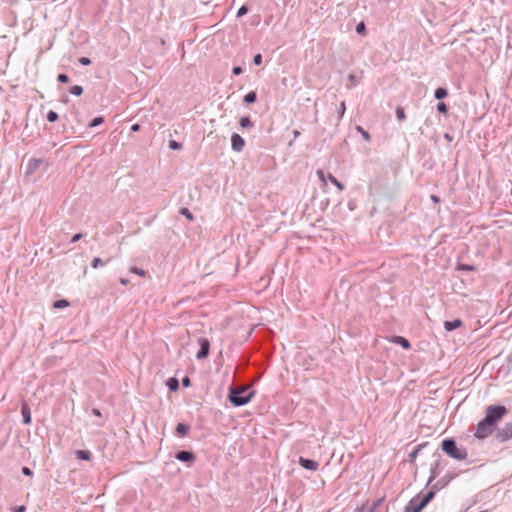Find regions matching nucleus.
<instances>
[{
  "label": "nucleus",
  "instance_id": "obj_1",
  "mask_svg": "<svg viewBox=\"0 0 512 512\" xmlns=\"http://www.w3.org/2000/svg\"><path fill=\"white\" fill-rule=\"evenodd\" d=\"M254 394L247 387H230L228 399L235 407H240L250 402Z\"/></svg>",
  "mask_w": 512,
  "mask_h": 512
},
{
  "label": "nucleus",
  "instance_id": "obj_2",
  "mask_svg": "<svg viewBox=\"0 0 512 512\" xmlns=\"http://www.w3.org/2000/svg\"><path fill=\"white\" fill-rule=\"evenodd\" d=\"M434 497V491H428L423 496L418 494L408 502L405 509L408 512H421Z\"/></svg>",
  "mask_w": 512,
  "mask_h": 512
},
{
  "label": "nucleus",
  "instance_id": "obj_3",
  "mask_svg": "<svg viewBox=\"0 0 512 512\" xmlns=\"http://www.w3.org/2000/svg\"><path fill=\"white\" fill-rule=\"evenodd\" d=\"M442 451L448 456L456 460H465L467 458V452L464 449H459L454 439H444L441 444Z\"/></svg>",
  "mask_w": 512,
  "mask_h": 512
},
{
  "label": "nucleus",
  "instance_id": "obj_4",
  "mask_svg": "<svg viewBox=\"0 0 512 512\" xmlns=\"http://www.w3.org/2000/svg\"><path fill=\"white\" fill-rule=\"evenodd\" d=\"M507 413L508 410L503 405H490L486 408L485 417L483 419H485L487 423H490L494 427V425L500 421Z\"/></svg>",
  "mask_w": 512,
  "mask_h": 512
},
{
  "label": "nucleus",
  "instance_id": "obj_5",
  "mask_svg": "<svg viewBox=\"0 0 512 512\" xmlns=\"http://www.w3.org/2000/svg\"><path fill=\"white\" fill-rule=\"evenodd\" d=\"M493 433V426L482 419L476 426L475 437L478 439H485Z\"/></svg>",
  "mask_w": 512,
  "mask_h": 512
},
{
  "label": "nucleus",
  "instance_id": "obj_6",
  "mask_svg": "<svg viewBox=\"0 0 512 512\" xmlns=\"http://www.w3.org/2000/svg\"><path fill=\"white\" fill-rule=\"evenodd\" d=\"M495 437L500 443L509 441L512 438V421L498 429Z\"/></svg>",
  "mask_w": 512,
  "mask_h": 512
},
{
  "label": "nucleus",
  "instance_id": "obj_7",
  "mask_svg": "<svg viewBox=\"0 0 512 512\" xmlns=\"http://www.w3.org/2000/svg\"><path fill=\"white\" fill-rule=\"evenodd\" d=\"M198 343L200 345V349L199 351L197 352L196 354V359L197 360H202L204 358H206L209 354V350H210V341L207 339V338H199L198 339Z\"/></svg>",
  "mask_w": 512,
  "mask_h": 512
},
{
  "label": "nucleus",
  "instance_id": "obj_8",
  "mask_svg": "<svg viewBox=\"0 0 512 512\" xmlns=\"http://www.w3.org/2000/svg\"><path fill=\"white\" fill-rule=\"evenodd\" d=\"M453 478L454 476L451 473L445 474L442 478H440L438 481L431 485V489L429 491H434L435 495L437 491L446 487L452 481Z\"/></svg>",
  "mask_w": 512,
  "mask_h": 512
},
{
  "label": "nucleus",
  "instance_id": "obj_9",
  "mask_svg": "<svg viewBox=\"0 0 512 512\" xmlns=\"http://www.w3.org/2000/svg\"><path fill=\"white\" fill-rule=\"evenodd\" d=\"M245 146V141L242 136L237 133H233L231 136V147L235 152H241Z\"/></svg>",
  "mask_w": 512,
  "mask_h": 512
},
{
  "label": "nucleus",
  "instance_id": "obj_10",
  "mask_svg": "<svg viewBox=\"0 0 512 512\" xmlns=\"http://www.w3.org/2000/svg\"><path fill=\"white\" fill-rule=\"evenodd\" d=\"M299 465L302 468L310 471H316L319 468V463L317 461L304 457L299 458Z\"/></svg>",
  "mask_w": 512,
  "mask_h": 512
},
{
  "label": "nucleus",
  "instance_id": "obj_11",
  "mask_svg": "<svg viewBox=\"0 0 512 512\" xmlns=\"http://www.w3.org/2000/svg\"><path fill=\"white\" fill-rule=\"evenodd\" d=\"M175 458L181 462L192 463L195 460V454L191 451L181 450L175 454Z\"/></svg>",
  "mask_w": 512,
  "mask_h": 512
},
{
  "label": "nucleus",
  "instance_id": "obj_12",
  "mask_svg": "<svg viewBox=\"0 0 512 512\" xmlns=\"http://www.w3.org/2000/svg\"><path fill=\"white\" fill-rule=\"evenodd\" d=\"M43 160L40 158H32L27 163L26 174H33L42 164Z\"/></svg>",
  "mask_w": 512,
  "mask_h": 512
},
{
  "label": "nucleus",
  "instance_id": "obj_13",
  "mask_svg": "<svg viewBox=\"0 0 512 512\" xmlns=\"http://www.w3.org/2000/svg\"><path fill=\"white\" fill-rule=\"evenodd\" d=\"M21 415L23 417V424L29 425L31 423V410L27 403L21 405Z\"/></svg>",
  "mask_w": 512,
  "mask_h": 512
},
{
  "label": "nucleus",
  "instance_id": "obj_14",
  "mask_svg": "<svg viewBox=\"0 0 512 512\" xmlns=\"http://www.w3.org/2000/svg\"><path fill=\"white\" fill-rule=\"evenodd\" d=\"M440 473V463L436 461L431 469H430V477L428 479L427 485H431V483L434 481V479L439 475Z\"/></svg>",
  "mask_w": 512,
  "mask_h": 512
},
{
  "label": "nucleus",
  "instance_id": "obj_15",
  "mask_svg": "<svg viewBox=\"0 0 512 512\" xmlns=\"http://www.w3.org/2000/svg\"><path fill=\"white\" fill-rule=\"evenodd\" d=\"M462 325V321L460 319H454L452 321H445L444 322V328L446 331L450 332L457 328H459Z\"/></svg>",
  "mask_w": 512,
  "mask_h": 512
},
{
  "label": "nucleus",
  "instance_id": "obj_16",
  "mask_svg": "<svg viewBox=\"0 0 512 512\" xmlns=\"http://www.w3.org/2000/svg\"><path fill=\"white\" fill-rule=\"evenodd\" d=\"M190 431V426L185 423H178L175 432L178 436L184 437L186 436Z\"/></svg>",
  "mask_w": 512,
  "mask_h": 512
},
{
  "label": "nucleus",
  "instance_id": "obj_17",
  "mask_svg": "<svg viewBox=\"0 0 512 512\" xmlns=\"http://www.w3.org/2000/svg\"><path fill=\"white\" fill-rule=\"evenodd\" d=\"M75 456L77 459L85 460V461L91 460V457H92L91 452L88 450H76Z\"/></svg>",
  "mask_w": 512,
  "mask_h": 512
},
{
  "label": "nucleus",
  "instance_id": "obj_18",
  "mask_svg": "<svg viewBox=\"0 0 512 512\" xmlns=\"http://www.w3.org/2000/svg\"><path fill=\"white\" fill-rule=\"evenodd\" d=\"M392 341L401 345L404 349H409L411 347L410 342L402 336H395Z\"/></svg>",
  "mask_w": 512,
  "mask_h": 512
},
{
  "label": "nucleus",
  "instance_id": "obj_19",
  "mask_svg": "<svg viewBox=\"0 0 512 512\" xmlns=\"http://www.w3.org/2000/svg\"><path fill=\"white\" fill-rule=\"evenodd\" d=\"M448 95V91L447 89L443 88V87H439L435 90V93H434V97L437 99V100H442L444 98H446Z\"/></svg>",
  "mask_w": 512,
  "mask_h": 512
},
{
  "label": "nucleus",
  "instance_id": "obj_20",
  "mask_svg": "<svg viewBox=\"0 0 512 512\" xmlns=\"http://www.w3.org/2000/svg\"><path fill=\"white\" fill-rule=\"evenodd\" d=\"M257 94L255 91H250L244 96V102L247 104H252L256 101Z\"/></svg>",
  "mask_w": 512,
  "mask_h": 512
},
{
  "label": "nucleus",
  "instance_id": "obj_21",
  "mask_svg": "<svg viewBox=\"0 0 512 512\" xmlns=\"http://www.w3.org/2000/svg\"><path fill=\"white\" fill-rule=\"evenodd\" d=\"M167 385H168V388L171 390V391H176L179 387V382L176 378H170L168 381H167Z\"/></svg>",
  "mask_w": 512,
  "mask_h": 512
},
{
  "label": "nucleus",
  "instance_id": "obj_22",
  "mask_svg": "<svg viewBox=\"0 0 512 512\" xmlns=\"http://www.w3.org/2000/svg\"><path fill=\"white\" fill-rule=\"evenodd\" d=\"M104 122V117L103 116H98V117H95L89 124H88V127L89 128H93V127H96V126H99L101 125L102 123Z\"/></svg>",
  "mask_w": 512,
  "mask_h": 512
},
{
  "label": "nucleus",
  "instance_id": "obj_23",
  "mask_svg": "<svg viewBox=\"0 0 512 512\" xmlns=\"http://www.w3.org/2000/svg\"><path fill=\"white\" fill-rule=\"evenodd\" d=\"M239 124L242 128H248L253 125V123L249 117H242L239 121Z\"/></svg>",
  "mask_w": 512,
  "mask_h": 512
},
{
  "label": "nucleus",
  "instance_id": "obj_24",
  "mask_svg": "<svg viewBox=\"0 0 512 512\" xmlns=\"http://www.w3.org/2000/svg\"><path fill=\"white\" fill-rule=\"evenodd\" d=\"M328 180L333 183L339 190L344 189V185L339 182L332 174H328Z\"/></svg>",
  "mask_w": 512,
  "mask_h": 512
},
{
  "label": "nucleus",
  "instance_id": "obj_25",
  "mask_svg": "<svg viewBox=\"0 0 512 512\" xmlns=\"http://www.w3.org/2000/svg\"><path fill=\"white\" fill-rule=\"evenodd\" d=\"M70 93L75 96H80L83 93V87L80 85H74L70 88Z\"/></svg>",
  "mask_w": 512,
  "mask_h": 512
},
{
  "label": "nucleus",
  "instance_id": "obj_26",
  "mask_svg": "<svg viewBox=\"0 0 512 512\" xmlns=\"http://www.w3.org/2000/svg\"><path fill=\"white\" fill-rule=\"evenodd\" d=\"M104 264H105V263L103 262V260H102L100 257H95V258L92 260V262H91V266H92V268H94V269H97V268H99V267H102V266H104Z\"/></svg>",
  "mask_w": 512,
  "mask_h": 512
},
{
  "label": "nucleus",
  "instance_id": "obj_27",
  "mask_svg": "<svg viewBox=\"0 0 512 512\" xmlns=\"http://www.w3.org/2000/svg\"><path fill=\"white\" fill-rule=\"evenodd\" d=\"M457 270H463V271H473L475 270V267L473 265L460 263L457 265Z\"/></svg>",
  "mask_w": 512,
  "mask_h": 512
},
{
  "label": "nucleus",
  "instance_id": "obj_28",
  "mask_svg": "<svg viewBox=\"0 0 512 512\" xmlns=\"http://www.w3.org/2000/svg\"><path fill=\"white\" fill-rule=\"evenodd\" d=\"M69 305V302L65 299L57 300L54 302L53 307L54 308H65Z\"/></svg>",
  "mask_w": 512,
  "mask_h": 512
},
{
  "label": "nucleus",
  "instance_id": "obj_29",
  "mask_svg": "<svg viewBox=\"0 0 512 512\" xmlns=\"http://www.w3.org/2000/svg\"><path fill=\"white\" fill-rule=\"evenodd\" d=\"M396 117L398 119V121H404L406 116H405V112H404V109L402 107H397L396 108Z\"/></svg>",
  "mask_w": 512,
  "mask_h": 512
},
{
  "label": "nucleus",
  "instance_id": "obj_30",
  "mask_svg": "<svg viewBox=\"0 0 512 512\" xmlns=\"http://www.w3.org/2000/svg\"><path fill=\"white\" fill-rule=\"evenodd\" d=\"M345 111H346V105H345V102L342 101L339 104V106L337 107V113H338L340 119L344 116Z\"/></svg>",
  "mask_w": 512,
  "mask_h": 512
},
{
  "label": "nucleus",
  "instance_id": "obj_31",
  "mask_svg": "<svg viewBox=\"0 0 512 512\" xmlns=\"http://www.w3.org/2000/svg\"><path fill=\"white\" fill-rule=\"evenodd\" d=\"M58 114L53 111V110H50L48 113H47V120L49 122H55L57 119H58Z\"/></svg>",
  "mask_w": 512,
  "mask_h": 512
},
{
  "label": "nucleus",
  "instance_id": "obj_32",
  "mask_svg": "<svg viewBox=\"0 0 512 512\" xmlns=\"http://www.w3.org/2000/svg\"><path fill=\"white\" fill-rule=\"evenodd\" d=\"M180 214L185 216L188 220H193V215L188 208H181Z\"/></svg>",
  "mask_w": 512,
  "mask_h": 512
},
{
  "label": "nucleus",
  "instance_id": "obj_33",
  "mask_svg": "<svg viewBox=\"0 0 512 512\" xmlns=\"http://www.w3.org/2000/svg\"><path fill=\"white\" fill-rule=\"evenodd\" d=\"M437 110L441 114H446L447 113V106H446V104L443 103V102H439L437 104Z\"/></svg>",
  "mask_w": 512,
  "mask_h": 512
},
{
  "label": "nucleus",
  "instance_id": "obj_34",
  "mask_svg": "<svg viewBox=\"0 0 512 512\" xmlns=\"http://www.w3.org/2000/svg\"><path fill=\"white\" fill-rule=\"evenodd\" d=\"M383 499H384V498H379V499H377V500L373 501V503H372V504H370V505L368 504V507H369V508H373V512H375V510L377 509V507H379V506L381 505V503H382Z\"/></svg>",
  "mask_w": 512,
  "mask_h": 512
},
{
  "label": "nucleus",
  "instance_id": "obj_35",
  "mask_svg": "<svg viewBox=\"0 0 512 512\" xmlns=\"http://www.w3.org/2000/svg\"><path fill=\"white\" fill-rule=\"evenodd\" d=\"M355 512H373V508H369L368 504H363L361 507L357 508Z\"/></svg>",
  "mask_w": 512,
  "mask_h": 512
},
{
  "label": "nucleus",
  "instance_id": "obj_36",
  "mask_svg": "<svg viewBox=\"0 0 512 512\" xmlns=\"http://www.w3.org/2000/svg\"><path fill=\"white\" fill-rule=\"evenodd\" d=\"M57 80L60 82V83H67L69 81V77L68 75L64 74V73H60L58 74L57 76Z\"/></svg>",
  "mask_w": 512,
  "mask_h": 512
},
{
  "label": "nucleus",
  "instance_id": "obj_37",
  "mask_svg": "<svg viewBox=\"0 0 512 512\" xmlns=\"http://www.w3.org/2000/svg\"><path fill=\"white\" fill-rule=\"evenodd\" d=\"M248 12V7L246 5H242L237 12V17H241Z\"/></svg>",
  "mask_w": 512,
  "mask_h": 512
},
{
  "label": "nucleus",
  "instance_id": "obj_38",
  "mask_svg": "<svg viewBox=\"0 0 512 512\" xmlns=\"http://www.w3.org/2000/svg\"><path fill=\"white\" fill-rule=\"evenodd\" d=\"M355 30H356L357 34L364 33V31H365V23L364 22L358 23Z\"/></svg>",
  "mask_w": 512,
  "mask_h": 512
},
{
  "label": "nucleus",
  "instance_id": "obj_39",
  "mask_svg": "<svg viewBox=\"0 0 512 512\" xmlns=\"http://www.w3.org/2000/svg\"><path fill=\"white\" fill-rule=\"evenodd\" d=\"M130 271H131V272H133V273H135V274H137V275H139V276H144V275H145V271H144L143 269L138 268V267H135V266H134V267H132V268L130 269Z\"/></svg>",
  "mask_w": 512,
  "mask_h": 512
},
{
  "label": "nucleus",
  "instance_id": "obj_40",
  "mask_svg": "<svg viewBox=\"0 0 512 512\" xmlns=\"http://www.w3.org/2000/svg\"><path fill=\"white\" fill-rule=\"evenodd\" d=\"M78 62L83 66H88L91 64V60L88 57H80Z\"/></svg>",
  "mask_w": 512,
  "mask_h": 512
},
{
  "label": "nucleus",
  "instance_id": "obj_41",
  "mask_svg": "<svg viewBox=\"0 0 512 512\" xmlns=\"http://www.w3.org/2000/svg\"><path fill=\"white\" fill-rule=\"evenodd\" d=\"M358 131L361 132V134L365 140H367V141L370 140V134L367 131H365L362 127H358Z\"/></svg>",
  "mask_w": 512,
  "mask_h": 512
},
{
  "label": "nucleus",
  "instance_id": "obj_42",
  "mask_svg": "<svg viewBox=\"0 0 512 512\" xmlns=\"http://www.w3.org/2000/svg\"><path fill=\"white\" fill-rule=\"evenodd\" d=\"M253 63L254 65H260L262 63V55L261 54H256L253 58Z\"/></svg>",
  "mask_w": 512,
  "mask_h": 512
},
{
  "label": "nucleus",
  "instance_id": "obj_43",
  "mask_svg": "<svg viewBox=\"0 0 512 512\" xmlns=\"http://www.w3.org/2000/svg\"><path fill=\"white\" fill-rule=\"evenodd\" d=\"M169 147H170V149H172V150H177V149H179V148L181 147V144H180V143H178V142H176V141H174V140H172V141H170V143H169Z\"/></svg>",
  "mask_w": 512,
  "mask_h": 512
},
{
  "label": "nucleus",
  "instance_id": "obj_44",
  "mask_svg": "<svg viewBox=\"0 0 512 512\" xmlns=\"http://www.w3.org/2000/svg\"><path fill=\"white\" fill-rule=\"evenodd\" d=\"M22 473H23V475H25V476H31V475L33 474V473H32V470H31L29 467H26V466H24V467L22 468Z\"/></svg>",
  "mask_w": 512,
  "mask_h": 512
},
{
  "label": "nucleus",
  "instance_id": "obj_45",
  "mask_svg": "<svg viewBox=\"0 0 512 512\" xmlns=\"http://www.w3.org/2000/svg\"><path fill=\"white\" fill-rule=\"evenodd\" d=\"M232 73H233L234 75H236V76H237V75H240V74L242 73V68H241V67H239V66H235V67L233 68V70H232Z\"/></svg>",
  "mask_w": 512,
  "mask_h": 512
},
{
  "label": "nucleus",
  "instance_id": "obj_46",
  "mask_svg": "<svg viewBox=\"0 0 512 512\" xmlns=\"http://www.w3.org/2000/svg\"><path fill=\"white\" fill-rule=\"evenodd\" d=\"M355 78H356V77H355V75H354V74H350V75L348 76L349 81L352 83V85H351V86H348V89H351V88L355 85Z\"/></svg>",
  "mask_w": 512,
  "mask_h": 512
},
{
  "label": "nucleus",
  "instance_id": "obj_47",
  "mask_svg": "<svg viewBox=\"0 0 512 512\" xmlns=\"http://www.w3.org/2000/svg\"><path fill=\"white\" fill-rule=\"evenodd\" d=\"M82 238V234L81 233H77L75 234L72 239H71V243H75L77 241H79L80 239Z\"/></svg>",
  "mask_w": 512,
  "mask_h": 512
},
{
  "label": "nucleus",
  "instance_id": "obj_48",
  "mask_svg": "<svg viewBox=\"0 0 512 512\" xmlns=\"http://www.w3.org/2000/svg\"><path fill=\"white\" fill-rule=\"evenodd\" d=\"M182 384L184 387H188L190 385V379L188 377H184L182 379Z\"/></svg>",
  "mask_w": 512,
  "mask_h": 512
},
{
  "label": "nucleus",
  "instance_id": "obj_49",
  "mask_svg": "<svg viewBox=\"0 0 512 512\" xmlns=\"http://www.w3.org/2000/svg\"><path fill=\"white\" fill-rule=\"evenodd\" d=\"M139 130H140V125H139V124H133V125L131 126V131H133V132H137V131H139Z\"/></svg>",
  "mask_w": 512,
  "mask_h": 512
},
{
  "label": "nucleus",
  "instance_id": "obj_50",
  "mask_svg": "<svg viewBox=\"0 0 512 512\" xmlns=\"http://www.w3.org/2000/svg\"><path fill=\"white\" fill-rule=\"evenodd\" d=\"M26 508L25 506H19L16 508L15 512H25Z\"/></svg>",
  "mask_w": 512,
  "mask_h": 512
},
{
  "label": "nucleus",
  "instance_id": "obj_51",
  "mask_svg": "<svg viewBox=\"0 0 512 512\" xmlns=\"http://www.w3.org/2000/svg\"><path fill=\"white\" fill-rule=\"evenodd\" d=\"M317 174L321 180H324V172L322 170L317 171Z\"/></svg>",
  "mask_w": 512,
  "mask_h": 512
},
{
  "label": "nucleus",
  "instance_id": "obj_52",
  "mask_svg": "<svg viewBox=\"0 0 512 512\" xmlns=\"http://www.w3.org/2000/svg\"><path fill=\"white\" fill-rule=\"evenodd\" d=\"M431 200L435 203L439 202V197L436 195H431Z\"/></svg>",
  "mask_w": 512,
  "mask_h": 512
},
{
  "label": "nucleus",
  "instance_id": "obj_53",
  "mask_svg": "<svg viewBox=\"0 0 512 512\" xmlns=\"http://www.w3.org/2000/svg\"><path fill=\"white\" fill-rule=\"evenodd\" d=\"M444 138L447 139L448 141H452V136L449 133H445Z\"/></svg>",
  "mask_w": 512,
  "mask_h": 512
},
{
  "label": "nucleus",
  "instance_id": "obj_54",
  "mask_svg": "<svg viewBox=\"0 0 512 512\" xmlns=\"http://www.w3.org/2000/svg\"><path fill=\"white\" fill-rule=\"evenodd\" d=\"M120 283H121L122 285H127V284H128V280H127V279H125V278H121V279H120Z\"/></svg>",
  "mask_w": 512,
  "mask_h": 512
},
{
  "label": "nucleus",
  "instance_id": "obj_55",
  "mask_svg": "<svg viewBox=\"0 0 512 512\" xmlns=\"http://www.w3.org/2000/svg\"><path fill=\"white\" fill-rule=\"evenodd\" d=\"M93 414L96 416H100V411L98 409H93Z\"/></svg>",
  "mask_w": 512,
  "mask_h": 512
},
{
  "label": "nucleus",
  "instance_id": "obj_56",
  "mask_svg": "<svg viewBox=\"0 0 512 512\" xmlns=\"http://www.w3.org/2000/svg\"><path fill=\"white\" fill-rule=\"evenodd\" d=\"M416 454H417V450L413 451L410 453V458H414L416 457Z\"/></svg>",
  "mask_w": 512,
  "mask_h": 512
},
{
  "label": "nucleus",
  "instance_id": "obj_57",
  "mask_svg": "<svg viewBox=\"0 0 512 512\" xmlns=\"http://www.w3.org/2000/svg\"><path fill=\"white\" fill-rule=\"evenodd\" d=\"M299 135V131L295 130L294 131V136L297 137Z\"/></svg>",
  "mask_w": 512,
  "mask_h": 512
},
{
  "label": "nucleus",
  "instance_id": "obj_58",
  "mask_svg": "<svg viewBox=\"0 0 512 512\" xmlns=\"http://www.w3.org/2000/svg\"><path fill=\"white\" fill-rule=\"evenodd\" d=\"M405 512H408V511L405 509Z\"/></svg>",
  "mask_w": 512,
  "mask_h": 512
}]
</instances>
